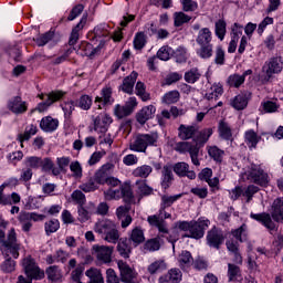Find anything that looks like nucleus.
<instances>
[{"label":"nucleus","instance_id":"1","mask_svg":"<svg viewBox=\"0 0 283 283\" xmlns=\"http://www.w3.org/2000/svg\"><path fill=\"white\" fill-rule=\"evenodd\" d=\"M211 221L209 219H198L197 221H178L176 222L177 229L185 231L184 238H192L200 240L205 238V231L209 229Z\"/></svg>","mask_w":283,"mask_h":283},{"label":"nucleus","instance_id":"2","mask_svg":"<svg viewBox=\"0 0 283 283\" xmlns=\"http://www.w3.org/2000/svg\"><path fill=\"white\" fill-rule=\"evenodd\" d=\"M22 266L27 277L20 275L17 283H32V280H43L45 277V272L39 269V265L31 256L22 260Z\"/></svg>","mask_w":283,"mask_h":283},{"label":"nucleus","instance_id":"3","mask_svg":"<svg viewBox=\"0 0 283 283\" xmlns=\"http://www.w3.org/2000/svg\"><path fill=\"white\" fill-rule=\"evenodd\" d=\"M0 250L2 251V254L6 255V258H10V255L15 260L19 258L21 244L17 242V232L14 231V228L9 231L8 239L2 241Z\"/></svg>","mask_w":283,"mask_h":283},{"label":"nucleus","instance_id":"4","mask_svg":"<svg viewBox=\"0 0 283 283\" xmlns=\"http://www.w3.org/2000/svg\"><path fill=\"white\" fill-rule=\"evenodd\" d=\"M245 176L250 182L259 185V187H266L271 182L269 172L264 171L260 165H252Z\"/></svg>","mask_w":283,"mask_h":283},{"label":"nucleus","instance_id":"5","mask_svg":"<svg viewBox=\"0 0 283 283\" xmlns=\"http://www.w3.org/2000/svg\"><path fill=\"white\" fill-rule=\"evenodd\" d=\"M283 70V60L281 56L272 57L266 61L262 67L263 74H265L266 78H271L273 74H280Z\"/></svg>","mask_w":283,"mask_h":283},{"label":"nucleus","instance_id":"6","mask_svg":"<svg viewBox=\"0 0 283 283\" xmlns=\"http://www.w3.org/2000/svg\"><path fill=\"white\" fill-rule=\"evenodd\" d=\"M224 232H222V230L217 227H213L211 230H209L206 237L208 247L217 250L220 249L222 244H224Z\"/></svg>","mask_w":283,"mask_h":283},{"label":"nucleus","instance_id":"7","mask_svg":"<svg viewBox=\"0 0 283 283\" xmlns=\"http://www.w3.org/2000/svg\"><path fill=\"white\" fill-rule=\"evenodd\" d=\"M177 151H180V154H187L188 151L192 165H195V167H200V160L198 159V154H200V147H198V144L180 143Z\"/></svg>","mask_w":283,"mask_h":283},{"label":"nucleus","instance_id":"8","mask_svg":"<svg viewBox=\"0 0 283 283\" xmlns=\"http://www.w3.org/2000/svg\"><path fill=\"white\" fill-rule=\"evenodd\" d=\"M114 123L112 115L107 113H101L96 117L93 118L94 130L99 134H105L109 126Z\"/></svg>","mask_w":283,"mask_h":283},{"label":"nucleus","instance_id":"9","mask_svg":"<svg viewBox=\"0 0 283 283\" xmlns=\"http://www.w3.org/2000/svg\"><path fill=\"white\" fill-rule=\"evenodd\" d=\"M117 266L119 269L122 282L138 283V281H136V277L138 274L132 270V268L129 266V264H127V262L118 261Z\"/></svg>","mask_w":283,"mask_h":283},{"label":"nucleus","instance_id":"10","mask_svg":"<svg viewBox=\"0 0 283 283\" xmlns=\"http://www.w3.org/2000/svg\"><path fill=\"white\" fill-rule=\"evenodd\" d=\"M93 251L96 255V259L102 264H109V262H112V252L114 251V248L95 244L93 245Z\"/></svg>","mask_w":283,"mask_h":283},{"label":"nucleus","instance_id":"11","mask_svg":"<svg viewBox=\"0 0 283 283\" xmlns=\"http://www.w3.org/2000/svg\"><path fill=\"white\" fill-rule=\"evenodd\" d=\"M242 30H244V27H242V24L235 22L232 27H231V41L229 43L228 46V52L229 54H233V52H235V50H238V42L240 41V38L242 36Z\"/></svg>","mask_w":283,"mask_h":283},{"label":"nucleus","instance_id":"12","mask_svg":"<svg viewBox=\"0 0 283 283\" xmlns=\"http://www.w3.org/2000/svg\"><path fill=\"white\" fill-rule=\"evenodd\" d=\"M112 87L105 86L101 91V96L95 97V105L98 109H103L107 105H114V96H112Z\"/></svg>","mask_w":283,"mask_h":283},{"label":"nucleus","instance_id":"13","mask_svg":"<svg viewBox=\"0 0 283 283\" xmlns=\"http://www.w3.org/2000/svg\"><path fill=\"white\" fill-rule=\"evenodd\" d=\"M67 269L71 271L72 282H81V277H83V273H85V263L78 264L76 259H71Z\"/></svg>","mask_w":283,"mask_h":283},{"label":"nucleus","instance_id":"14","mask_svg":"<svg viewBox=\"0 0 283 283\" xmlns=\"http://www.w3.org/2000/svg\"><path fill=\"white\" fill-rule=\"evenodd\" d=\"M7 107L12 114H25L28 112V102L23 101L21 96H14L9 99Z\"/></svg>","mask_w":283,"mask_h":283},{"label":"nucleus","instance_id":"15","mask_svg":"<svg viewBox=\"0 0 283 283\" xmlns=\"http://www.w3.org/2000/svg\"><path fill=\"white\" fill-rule=\"evenodd\" d=\"M172 170L179 178L196 180V171L189 169V164L180 161L174 165Z\"/></svg>","mask_w":283,"mask_h":283},{"label":"nucleus","instance_id":"16","mask_svg":"<svg viewBox=\"0 0 283 283\" xmlns=\"http://www.w3.org/2000/svg\"><path fill=\"white\" fill-rule=\"evenodd\" d=\"M156 115V106L148 105L144 106L137 114H136V120L139 123V125H145L147 120H151L154 116Z\"/></svg>","mask_w":283,"mask_h":283},{"label":"nucleus","instance_id":"17","mask_svg":"<svg viewBox=\"0 0 283 283\" xmlns=\"http://www.w3.org/2000/svg\"><path fill=\"white\" fill-rule=\"evenodd\" d=\"M159 283H180L182 282V271L178 268L170 269L167 274H164L158 280Z\"/></svg>","mask_w":283,"mask_h":283},{"label":"nucleus","instance_id":"18","mask_svg":"<svg viewBox=\"0 0 283 283\" xmlns=\"http://www.w3.org/2000/svg\"><path fill=\"white\" fill-rule=\"evenodd\" d=\"M250 218L252 220H255L256 222H260L265 227V229H269L270 231H273L275 229V223L273 222V219H271V214L266 212L262 213H251Z\"/></svg>","mask_w":283,"mask_h":283},{"label":"nucleus","instance_id":"19","mask_svg":"<svg viewBox=\"0 0 283 283\" xmlns=\"http://www.w3.org/2000/svg\"><path fill=\"white\" fill-rule=\"evenodd\" d=\"M116 227V223L109 219H102L98 220L94 226L95 233H98V235H106L108 231Z\"/></svg>","mask_w":283,"mask_h":283},{"label":"nucleus","instance_id":"20","mask_svg":"<svg viewBox=\"0 0 283 283\" xmlns=\"http://www.w3.org/2000/svg\"><path fill=\"white\" fill-rule=\"evenodd\" d=\"M65 93L61 91H55L46 95V101L43 103H40L38 106L39 112H45L50 105L53 103H56V101H61V97L64 96Z\"/></svg>","mask_w":283,"mask_h":283},{"label":"nucleus","instance_id":"21","mask_svg":"<svg viewBox=\"0 0 283 283\" xmlns=\"http://www.w3.org/2000/svg\"><path fill=\"white\" fill-rule=\"evenodd\" d=\"M40 127L42 132H56V129H59V119L53 118L52 116L43 117L40 122Z\"/></svg>","mask_w":283,"mask_h":283},{"label":"nucleus","instance_id":"22","mask_svg":"<svg viewBox=\"0 0 283 283\" xmlns=\"http://www.w3.org/2000/svg\"><path fill=\"white\" fill-rule=\"evenodd\" d=\"M49 282H61L63 280V270L59 265H50L45 270Z\"/></svg>","mask_w":283,"mask_h":283},{"label":"nucleus","instance_id":"23","mask_svg":"<svg viewBox=\"0 0 283 283\" xmlns=\"http://www.w3.org/2000/svg\"><path fill=\"white\" fill-rule=\"evenodd\" d=\"M179 132V138L181 140H189L190 138H193L196 136V133L198 132V126L197 125H184L181 124L178 128Z\"/></svg>","mask_w":283,"mask_h":283},{"label":"nucleus","instance_id":"24","mask_svg":"<svg viewBox=\"0 0 283 283\" xmlns=\"http://www.w3.org/2000/svg\"><path fill=\"white\" fill-rule=\"evenodd\" d=\"M136 78H138V73L132 72L126 78H124L120 86L122 92L125 94H134V85H136Z\"/></svg>","mask_w":283,"mask_h":283},{"label":"nucleus","instance_id":"25","mask_svg":"<svg viewBox=\"0 0 283 283\" xmlns=\"http://www.w3.org/2000/svg\"><path fill=\"white\" fill-rule=\"evenodd\" d=\"M224 94V88L221 83H213L206 92V98L208 101H218L220 96Z\"/></svg>","mask_w":283,"mask_h":283},{"label":"nucleus","instance_id":"26","mask_svg":"<svg viewBox=\"0 0 283 283\" xmlns=\"http://www.w3.org/2000/svg\"><path fill=\"white\" fill-rule=\"evenodd\" d=\"M174 168L171 166H164L161 170V187L163 189H169L174 181Z\"/></svg>","mask_w":283,"mask_h":283},{"label":"nucleus","instance_id":"27","mask_svg":"<svg viewBox=\"0 0 283 283\" xmlns=\"http://www.w3.org/2000/svg\"><path fill=\"white\" fill-rule=\"evenodd\" d=\"M213 39V33H211V30L209 28H202L199 30L196 43L199 45H209L211 44V41Z\"/></svg>","mask_w":283,"mask_h":283},{"label":"nucleus","instance_id":"28","mask_svg":"<svg viewBox=\"0 0 283 283\" xmlns=\"http://www.w3.org/2000/svg\"><path fill=\"white\" fill-rule=\"evenodd\" d=\"M182 198V193L169 196V195H163L161 196V202H160V209H159V216H163V212H165V209L171 207L174 202H177V200H180Z\"/></svg>","mask_w":283,"mask_h":283},{"label":"nucleus","instance_id":"29","mask_svg":"<svg viewBox=\"0 0 283 283\" xmlns=\"http://www.w3.org/2000/svg\"><path fill=\"white\" fill-rule=\"evenodd\" d=\"M272 218L275 222L283 221V198H277L274 200L272 206Z\"/></svg>","mask_w":283,"mask_h":283},{"label":"nucleus","instance_id":"30","mask_svg":"<svg viewBox=\"0 0 283 283\" xmlns=\"http://www.w3.org/2000/svg\"><path fill=\"white\" fill-rule=\"evenodd\" d=\"M129 241L138 247V244H143L145 242V230L142 227H135L129 233Z\"/></svg>","mask_w":283,"mask_h":283},{"label":"nucleus","instance_id":"31","mask_svg":"<svg viewBox=\"0 0 283 283\" xmlns=\"http://www.w3.org/2000/svg\"><path fill=\"white\" fill-rule=\"evenodd\" d=\"M178 262L180 269H189L193 264V256L191 255V252L184 250L178 256Z\"/></svg>","mask_w":283,"mask_h":283},{"label":"nucleus","instance_id":"32","mask_svg":"<svg viewBox=\"0 0 283 283\" xmlns=\"http://www.w3.org/2000/svg\"><path fill=\"white\" fill-rule=\"evenodd\" d=\"M86 277H88V283H105V279H103V273L101 270L96 268H91L85 272Z\"/></svg>","mask_w":283,"mask_h":283},{"label":"nucleus","instance_id":"33","mask_svg":"<svg viewBox=\"0 0 283 283\" xmlns=\"http://www.w3.org/2000/svg\"><path fill=\"white\" fill-rule=\"evenodd\" d=\"M18 221L22 227V231H24V233H30L32 229V220L30 219V216L28 214L27 211H21L19 213Z\"/></svg>","mask_w":283,"mask_h":283},{"label":"nucleus","instance_id":"34","mask_svg":"<svg viewBox=\"0 0 283 283\" xmlns=\"http://www.w3.org/2000/svg\"><path fill=\"white\" fill-rule=\"evenodd\" d=\"M117 251L122 258H129V253H132V245H129L127 238H122L117 242Z\"/></svg>","mask_w":283,"mask_h":283},{"label":"nucleus","instance_id":"35","mask_svg":"<svg viewBox=\"0 0 283 283\" xmlns=\"http://www.w3.org/2000/svg\"><path fill=\"white\" fill-rule=\"evenodd\" d=\"M102 238L105 240V242H108V244H118L119 240L122 239L120 231L116 229V226Z\"/></svg>","mask_w":283,"mask_h":283},{"label":"nucleus","instance_id":"36","mask_svg":"<svg viewBox=\"0 0 283 283\" xmlns=\"http://www.w3.org/2000/svg\"><path fill=\"white\" fill-rule=\"evenodd\" d=\"M151 171H154V168H151V166L142 165L133 170V176L135 178H149Z\"/></svg>","mask_w":283,"mask_h":283},{"label":"nucleus","instance_id":"37","mask_svg":"<svg viewBox=\"0 0 283 283\" xmlns=\"http://www.w3.org/2000/svg\"><path fill=\"white\" fill-rule=\"evenodd\" d=\"M105 200H120L123 198V186L117 188H108L104 191Z\"/></svg>","mask_w":283,"mask_h":283},{"label":"nucleus","instance_id":"38","mask_svg":"<svg viewBox=\"0 0 283 283\" xmlns=\"http://www.w3.org/2000/svg\"><path fill=\"white\" fill-rule=\"evenodd\" d=\"M78 188L81 191H84V193H92V191L98 189V184L95 181L94 177H88Z\"/></svg>","mask_w":283,"mask_h":283},{"label":"nucleus","instance_id":"39","mask_svg":"<svg viewBox=\"0 0 283 283\" xmlns=\"http://www.w3.org/2000/svg\"><path fill=\"white\" fill-rule=\"evenodd\" d=\"M197 55L200 59H211L213 56V44H199Z\"/></svg>","mask_w":283,"mask_h":283},{"label":"nucleus","instance_id":"40","mask_svg":"<svg viewBox=\"0 0 283 283\" xmlns=\"http://www.w3.org/2000/svg\"><path fill=\"white\" fill-rule=\"evenodd\" d=\"M12 182H17V179L11 178L9 181H6L0 186V205H3V206L12 205V201H10V197L7 195H3L6 187H10Z\"/></svg>","mask_w":283,"mask_h":283},{"label":"nucleus","instance_id":"41","mask_svg":"<svg viewBox=\"0 0 283 283\" xmlns=\"http://www.w3.org/2000/svg\"><path fill=\"white\" fill-rule=\"evenodd\" d=\"M190 21L191 17L182 11L174 13V23L176 28H180V25H185V23H189Z\"/></svg>","mask_w":283,"mask_h":283},{"label":"nucleus","instance_id":"42","mask_svg":"<svg viewBox=\"0 0 283 283\" xmlns=\"http://www.w3.org/2000/svg\"><path fill=\"white\" fill-rule=\"evenodd\" d=\"M61 229V222L57 219H51L44 223V231L46 235H52V233H56V231Z\"/></svg>","mask_w":283,"mask_h":283},{"label":"nucleus","instance_id":"43","mask_svg":"<svg viewBox=\"0 0 283 283\" xmlns=\"http://www.w3.org/2000/svg\"><path fill=\"white\" fill-rule=\"evenodd\" d=\"M94 38L95 39H103V36H109V24L102 23L94 28Z\"/></svg>","mask_w":283,"mask_h":283},{"label":"nucleus","instance_id":"44","mask_svg":"<svg viewBox=\"0 0 283 283\" xmlns=\"http://www.w3.org/2000/svg\"><path fill=\"white\" fill-rule=\"evenodd\" d=\"M247 231V223H243L240 228L232 230L231 235H233V238H235V240H238L239 242H244L248 235Z\"/></svg>","mask_w":283,"mask_h":283},{"label":"nucleus","instance_id":"45","mask_svg":"<svg viewBox=\"0 0 283 283\" xmlns=\"http://www.w3.org/2000/svg\"><path fill=\"white\" fill-rule=\"evenodd\" d=\"M158 140V134H137L135 135V143H156Z\"/></svg>","mask_w":283,"mask_h":283},{"label":"nucleus","instance_id":"46","mask_svg":"<svg viewBox=\"0 0 283 283\" xmlns=\"http://www.w3.org/2000/svg\"><path fill=\"white\" fill-rule=\"evenodd\" d=\"M174 56V49L169 45L161 46L157 52V59L160 61H169Z\"/></svg>","mask_w":283,"mask_h":283},{"label":"nucleus","instance_id":"47","mask_svg":"<svg viewBox=\"0 0 283 283\" xmlns=\"http://www.w3.org/2000/svg\"><path fill=\"white\" fill-rule=\"evenodd\" d=\"M208 154L216 163H222V158H224V150L218 148V146L209 147Z\"/></svg>","mask_w":283,"mask_h":283},{"label":"nucleus","instance_id":"48","mask_svg":"<svg viewBox=\"0 0 283 283\" xmlns=\"http://www.w3.org/2000/svg\"><path fill=\"white\" fill-rule=\"evenodd\" d=\"M214 32L220 41H224V36H227V22L224 20L217 21Z\"/></svg>","mask_w":283,"mask_h":283},{"label":"nucleus","instance_id":"49","mask_svg":"<svg viewBox=\"0 0 283 283\" xmlns=\"http://www.w3.org/2000/svg\"><path fill=\"white\" fill-rule=\"evenodd\" d=\"M258 191H260V188L255 185H249L243 188V198H245V202H251Z\"/></svg>","mask_w":283,"mask_h":283},{"label":"nucleus","instance_id":"50","mask_svg":"<svg viewBox=\"0 0 283 283\" xmlns=\"http://www.w3.org/2000/svg\"><path fill=\"white\" fill-rule=\"evenodd\" d=\"M71 200L74 202V205H77L78 207H83L85 202H87V199L85 198V193L81 190H74L71 195Z\"/></svg>","mask_w":283,"mask_h":283},{"label":"nucleus","instance_id":"51","mask_svg":"<svg viewBox=\"0 0 283 283\" xmlns=\"http://www.w3.org/2000/svg\"><path fill=\"white\" fill-rule=\"evenodd\" d=\"M136 185L140 196H151L154 193V188L149 187L146 180H137Z\"/></svg>","mask_w":283,"mask_h":283},{"label":"nucleus","instance_id":"52","mask_svg":"<svg viewBox=\"0 0 283 283\" xmlns=\"http://www.w3.org/2000/svg\"><path fill=\"white\" fill-rule=\"evenodd\" d=\"M219 134L223 140H231V127L224 120L219 123Z\"/></svg>","mask_w":283,"mask_h":283},{"label":"nucleus","instance_id":"53","mask_svg":"<svg viewBox=\"0 0 283 283\" xmlns=\"http://www.w3.org/2000/svg\"><path fill=\"white\" fill-rule=\"evenodd\" d=\"M178 101H180V93L178 91H170L163 97V103H166V105H172V103H178Z\"/></svg>","mask_w":283,"mask_h":283},{"label":"nucleus","instance_id":"54","mask_svg":"<svg viewBox=\"0 0 283 283\" xmlns=\"http://www.w3.org/2000/svg\"><path fill=\"white\" fill-rule=\"evenodd\" d=\"M248 104L249 102L244 95H237L231 102L232 107L238 111L244 109Z\"/></svg>","mask_w":283,"mask_h":283},{"label":"nucleus","instance_id":"55","mask_svg":"<svg viewBox=\"0 0 283 283\" xmlns=\"http://www.w3.org/2000/svg\"><path fill=\"white\" fill-rule=\"evenodd\" d=\"M184 78L186 83H197V81H200V71H198V69H191L190 71L185 73Z\"/></svg>","mask_w":283,"mask_h":283},{"label":"nucleus","instance_id":"56","mask_svg":"<svg viewBox=\"0 0 283 283\" xmlns=\"http://www.w3.org/2000/svg\"><path fill=\"white\" fill-rule=\"evenodd\" d=\"M41 207V203L39 202V198L29 196L25 199L24 209L27 211H34V209H39Z\"/></svg>","mask_w":283,"mask_h":283},{"label":"nucleus","instance_id":"57","mask_svg":"<svg viewBox=\"0 0 283 283\" xmlns=\"http://www.w3.org/2000/svg\"><path fill=\"white\" fill-rule=\"evenodd\" d=\"M240 266L229 263L228 264V277L229 282H235L240 277Z\"/></svg>","mask_w":283,"mask_h":283},{"label":"nucleus","instance_id":"58","mask_svg":"<svg viewBox=\"0 0 283 283\" xmlns=\"http://www.w3.org/2000/svg\"><path fill=\"white\" fill-rule=\"evenodd\" d=\"M122 198H124V202L127 205L134 202V191L132 190V186H122Z\"/></svg>","mask_w":283,"mask_h":283},{"label":"nucleus","instance_id":"59","mask_svg":"<svg viewBox=\"0 0 283 283\" xmlns=\"http://www.w3.org/2000/svg\"><path fill=\"white\" fill-rule=\"evenodd\" d=\"M227 83L230 87H240L244 83V75L232 74L228 77Z\"/></svg>","mask_w":283,"mask_h":283},{"label":"nucleus","instance_id":"60","mask_svg":"<svg viewBox=\"0 0 283 283\" xmlns=\"http://www.w3.org/2000/svg\"><path fill=\"white\" fill-rule=\"evenodd\" d=\"M144 251H149L150 253L154 251H160V240L158 239H150L145 242Z\"/></svg>","mask_w":283,"mask_h":283},{"label":"nucleus","instance_id":"61","mask_svg":"<svg viewBox=\"0 0 283 283\" xmlns=\"http://www.w3.org/2000/svg\"><path fill=\"white\" fill-rule=\"evenodd\" d=\"M24 165L30 167L31 169H39V167L43 166V159L40 157H27L24 160Z\"/></svg>","mask_w":283,"mask_h":283},{"label":"nucleus","instance_id":"62","mask_svg":"<svg viewBox=\"0 0 283 283\" xmlns=\"http://www.w3.org/2000/svg\"><path fill=\"white\" fill-rule=\"evenodd\" d=\"M147 43V38L144 32H139L134 38V48L135 50H143Z\"/></svg>","mask_w":283,"mask_h":283},{"label":"nucleus","instance_id":"63","mask_svg":"<svg viewBox=\"0 0 283 283\" xmlns=\"http://www.w3.org/2000/svg\"><path fill=\"white\" fill-rule=\"evenodd\" d=\"M184 12H196L198 10V2L193 0H180Z\"/></svg>","mask_w":283,"mask_h":283},{"label":"nucleus","instance_id":"64","mask_svg":"<svg viewBox=\"0 0 283 283\" xmlns=\"http://www.w3.org/2000/svg\"><path fill=\"white\" fill-rule=\"evenodd\" d=\"M136 95L140 96L142 101H149V94L146 92L145 83L137 82L135 86Z\"/></svg>","mask_w":283,"mask_h":283}]
</instances>
